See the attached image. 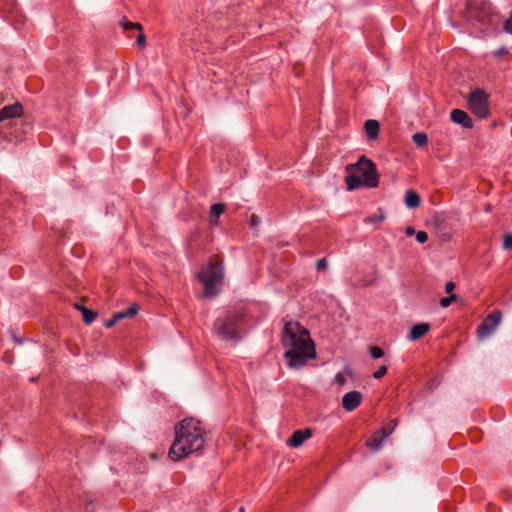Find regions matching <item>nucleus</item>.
<instances>
[{"mask_svg":"<svg viewBox=\"0 0 512 512\" xmlns=\"http://www.w3.org/2000/svg\"><path fill=\"white\" fill-rule=\"evenodd\" d=\"M121 26L123 27L124 30L128 31V30H131V29H135V30H138V31H142L143 30V27L140 23L138 22H130L127 20L126 17H123L122 21L120 22Z\"/></svg>","mask_w":512,"mask_h":512,"instance_id":"23","label":"nucleus"},{"mask_svg":"<svg viewBox=\"0 0 512 512\" xmlns=\"http://www.w3.org/2000/svg\"><path fill=\"white\" fill-rule=\"evenodd\" d=\"M457 295L456 294H450L447 297H443L440 299V306L443 308L448 307L452 302L456 301Z\"/></svg>","mask_w":512,"mask_h":512,"instance_id":"26","label":"nucleus"},{"mask_svg":"<svg viewBox=\"0 0 512 512\" xmlns=\"http://www.w3.org/2000/svg\"><path fill=\"white\" fill-rule=\"evenodd\" d=\"M328 268V264L325 258H321L317 262V269L318 270H326Z\"/></svg>","mask_w":512,"mask_h":512,"instance_id":"35","label":"nucleus"},{"mask_svg":"<svg viewBox=\"0 0 512 512\" xmlns=\"http://www.w3.org/2000/svg\"><path fill=\"white\" fill-rule=\"evenodd\" d=\"M260 220L259 217L255 214H252L249 219V224L251 227H255L259 224Z\"/></svg>","mask_w":512,"mask_h":512,"instance_id":"36","label":"nucleus"},{"mask_svg":"<svg viewBox=\"0 0 512 512\" xmlns=\"http://www.w3.org/2000/svg\"><path fill=\"white\" fill-rule=\"evenodd\" d=\"M200 282L204 285L203 297L211 298L219 293L214 283L209 282L204 278H199Z\"/></svg>","mask_w":512,"mask_h":512,"instance_id":"19","label":"nucleus"},{"mask_svg":"<svg viewBox=\"0 0 512 512\" xmlns=\"http://www.w3.org/2000/svg\"><path fill=\"white\" fill-rule=\"evenodd\" d=\"M239 512H245V508H244L243 506H241V507L239 508Z\"/></svg>","mask_w":512,"mask_h":512,"instance_id":"42","label":"nucleus"},{"mask_svg":"<svg viewBox=\"0 0 512 512\" xmlns=\"http://www.w3.org/2000/svg\"><path fill=\"white\" fill-rule=\"evenodd\" d=\"M473 17L482 24L493 25L498 22V14L493 10L490 2L480 3Z\"/></svg>","mask_w":512,"mask_h":512,"instance_id":"8","label":"nucleus"},{"mask_svg":"<svg viewBox=\"0 0 512 512\" xmlns=\"http://www.w3.org/2000/svg\"><path fill=\"white\" fill-rule=\"evenodd\" d=\"M387 366L385 365H382L378 368V370H376L374 373H373V377L375 379H381L382 377H384L387 373Z\"/></svg>","mask_w":512,"mask_h":512,"instance_id":"28","label":"nucleus"},{"mask_svg":"<svg viewBox=\"0 0 512 512\" xmlns=\"http://www.w3.org/2000/svg\"><path fill=\"white\" fill-rule=\"evenodd\" d=\"M471 112L479 119H486L489 116V99L483 89L472 91L467 98Z\"/></svg>","mask_w":512,"mask_h":512,"instance_id":"6","label":"nucleus"},{"mask_svg":"<svg viewBox=\"0 0 512 512\" xmlns=\"http://www.w3.org/2000/svg\"><path fill=\"white\" fill-rule=\"evenodd\" d=\"M24 108L20 102H16L12 105H7L0 109V122L21 117L23 115Z\"/></svg>","mask_w":512,"mask_h":512,"instance_id":"11","label":"nucleus"},{"mask_svg":"<svg viewBox=\"0 0 512 512\" xmlns=\"http://www.w3.org/2000/svg\"><path fill=\"white\" fill-rule=\"evenodd\" d=\"M369 352L372 358L379 359L384 356V351L379 346H371Z\"/></svg>","mask_w":512,"mask_h":512,"instance_id":"25","label":"nucleus"},{"mask_svg":"<svg viewBox=\"0 0 512 512\" xmlns=\"http://www.w3.org/2000/svg\"><path fill=\"white\" fill-rule=\"evenodd\" d=\"M174 431L175 438L168 453L172 460L179 461L203 449L205 430L199 420L185 418L175 425Z\"/></svg>","mask_w":512,"mask_h":512,"instance_id":"1","label":"nucleus"},{"mask_svg":"<svg viewBox=\"0 0 512 512\" xmlns=\"http://www.w3.org/2000/svg\"><path fill=\"white\" fill-rule=\"evenodd\" d=\"M74 307H75V309H77L79 311H81V308H86L85 306H83L82 304H79V303H75Z\"/></svg>","mask_w":512,"mask_h":512,"instance_id":"41","label":"nucleus"},{"mask_svg":"<svg viewBox=\"0 0 512 512\" xmlns=\"http://www.w3.org/2000/svg\"><path fill=\"white\" fill-rule=\"evenodd\" d=\"M421 203L420 196L414 190H408L405 195V205L408 208H417Z\"/></svg>","mask_w":512,"mask_h":512,"instance_id":"18","label":"nucleus"},{"mask_svg":"<svg viewBox=\"0 0 512 512\" xmlns=\"http://www.w3.org/2000/svg\"><path fill=\"white\" fill-rule=\"evenodd\" d=\"M83 321L86 324H91L97 317V312L89 309V308H81Z\"/></svg>","mask_w":512,"mask_h":512,"instance_id":"22","label":"nucleus"},{"mask_svg":"<svg viewBox=\"0 0 512 512\" xmlns=\"http://www.w3.org/2000/svg\"><path fill=\"white\" fill-rule=\"evenodd\" d=\"M137 44H138V46H140L142 48L145 47V45H146V36L143 33V30L139 31V34L137 36Z\"/></svg>","mask_w":512,"mask_h":512,"instance_id":"32","label":"nucleus"},{"mask_svg":"<svg viewBox=\"0 0 512 512\" xmlns=\"http://www.w3.org/2000/svg\"><path fill=\"white\" fill-rule=\"evenodd\" d=\"M316 356L315 345L309 347L302 344L300 350H286L284 353L288 366L294 369L305 366L308 360L315 359Z\"/></svg>","mask_w":512,"mask_h":512,"instance_id":"5","label":"nucleus"},{"mask_svg":"<svg viewBox=\"0 0 512 512\" xmlns=\"http://www.w3.org/2000/svg\"><path fill=\"white\" fill-rule=\"evenodd\" d=\"M138 311H139V307L136 304H133V305L129 306L128 308H126L125 310L117 312V315L121 321L126 318H133L134 316L137 315Z\"/></svg>","mask_w":512,"mask_h":512,"instance_id":"20","label":"nucleus"},{"mask_svg":"<svg viewBox=\"0 0 512 512\" xmlns=\"http://www.w3.org/2000/svg\"><path fill=\"white\" fill-rule=\"evenodd\" d=\"M392 432L393 427L389 426H384L380 430H378V433H380L384 438H387Z\"/></svg>","mask_w":512,"mask_h":512,"instance_id":"33","label":"nucleus"},{"mask_svg":"<svg viewBox=\"0 0 512 512\" xmlns=\"http://www.w3.org/2000/svg\"><path fill=\"white\" fill-rule=\"evenodd\" d=\"M362 401V394L359 391H350L342 397V407L344 410L351 412L355 410Z\"/></svg>","mask_w":512,"mask_h":512,"instance_id":"10","label":"nucleus"},{"mask_svg":"<svg viewBox=\"0 0 512 512\" xmlns=\"http://www.w3.org/2000/svg\"><path fill=\"white\" fill-rule=\"evenodd\" d=\"M412 140L417 147H424L427 145L428 137L426 133L417 132L412 136Z\"/></svg>","mask_w":512,"mask_h":512,"instance_id":"21","label":"nucleus"},{"mask_svg":"<svg viewBox=\"0 0 512 512\" xmlns=\"http://www.w3.org/2000/svg\"><path fill=\"white\" fill-rule=\"evenodd\" d=\"M384 218H385V216H384V215H380V216L369 217V220H370L371 222L378 223V222L383 221V220H384Z\"/></svg>","mask_w":512,"mask_h":512,"instance_id":"38","label":"nucleus"},{"mask_svg":"<svg viewBox=\"0 0 512 512\" xmlns=\"http://www.w3.org/2000/svg\"><path fill=\"white\" fill-rule=\"evenodd\" d=\"M455 289V283L453 281H448L445 284V292L450 294Z\"/></svg>","mask_w":512,"mask_h":512,"instance_id":"37","label":"nucleus"},{"mask_svg":"<svg viewBox=\"0 0 512 512\" xmlns=\"http://www.w3.org/2000/svg\"><path fill=\"white\" fill-rule=\"evenodd\" d=\"M405 233L408 236H412L414 234V228L411 227V226L407 227L406 230H405Z\"/></svg>","mask_w":512,"mask_h":512,"instance_id":"40","label":"nucleus"},{"mask_svg":"<svg viewBox=\"0 0 512 512\" xmlns=\"http://www.w3.org/2000/svg\"><path fill=\"white\" fill-rule=\"evenodd\" d=\"M120 321L117 313H115L112 318H110L106 323H105V326L107 328H112L114 325H116V323H118Z\"/></svg>","mask_w":512,"mask_h":512,"instance_id":"30","label":"nucleus"},{"mask_svg":"<svg viewBox=\"0 0 512 512\" xmlns=\"http://www.w3.org/2000/svg\"><path fill=\"white\" fill-rule=\"evenodd\" d=\"M335 381L338 382L339 384H344L345 378L342 374L338 373L335 377Z\"/></svg>","mask_w":512,"mask_h":512,"instance_id":"39","label":"nucleus"},{"mask_svg":"<svg viewBox=\"0 0 512 512\" xmlns=\"http://www.w3.org/2000/svg\"><path fill=\"white\" fill-rule=\"evenodd\" d=\"M503 248L505 250L512 249V233H506L503 237Z\"/></svg>","mask_w":512,"mask_h":512,"instance_id":"27","label":"nucleus"},{"mask_svg":"<svg viewBox=\"0 0 512 512\" xmlns=\"http://www.w3.org/2000/svg\"><path fill=\"white\" fill-rule=\"evenodd\" d=\"M416 240L419 243H425L428 240V234L425 231H418L416 233Z\"/></svg>","mask_w":512,"mask_h":512,"instance_id":"29","label":"nucleus"},{"mask_svg":"<svg viewBox=\"0 0 512 512\" xmlns=\"http://www.w3.org/2000/svg\"><path fill=\"white\" fill-rule=\"evenodd\" d=\"M312 436V430L310 428H306L303 430H296L293 432L292 436L288 439L287 444L290 447H300L305 440Z\"/></svg>","mask_w":512,"mask_h":512,"instance_id":"12","label":"nucleus"},{"mask_svg":"<svg viewBox=\"0 0 512 512\" xmlns=\"http://www.w3.org/2000/svg\"><path fill=\"white\" fill-rule=\"evenodd\" d=\"M503 28L507 33L512 34V13L510 14L509 18L504 22Z\"/></svg>","mask_w":512,"mask_h":512,"instance_id":"31","label":"nucleus"},{"mask_svg":"<svg viewBox=\"0 0 512 512\" xmlns=\"http://www.w3.org/2000/svg\"><path fill=\"white\" fill-rule=\"evenodd\" d=\"M347 175L345 184L349 191L360 187L376 188L379 185V174L375 163L362 155L356 163L348 164L345 167Z\"/></svg>","mask_w":512,"mask_h":512,"instance_id":"2","label":"nucleus"},{"mask_svg":"<svg viewBox=\"0 0 512 512\" xmlns=\"http://www.w3.org/2000/svg\"><path fill=\"white\" fill-rule=\"evenodd\" d=\"M243 319L244 315L240 310L228 311L223 317L216 319L214 330L225 341L239 340V325Z\"/></svg>","mask_w":512,"mask_h":512,"instance_id":"4","label":"nucleus"},{"mask_svg":"<svg viewBox=\"0 0 512 512\" xmlns=\"http://www.w3.org/2000/svg\"><path fill=\"white\" fill-rule=\"evenodd\" d=\"M280 341L286 350H300L302 344L309 347L314 345L309 331L296 321L284 324Z\"/></svg>","mask_w":512,"mask_h":512,"instance_id":"3","label":"nucleus"},{"mask_svg":"<svg viewBox=\"0 0 512 512\" xmlns=\"http://www.w3.org/2000/svg\"><path fill=\"white\" fill-rule=\"evenodd\" d=\"M198 278H204L215 285H219L224 278L223 269L221 266L210 264L208 268L198 274Z\"/></svg>","mask_w":512,"mask_h":512,"instance_id":"9","label":"nucleus"},{"mask_svg":"<svg viewBox=\"0 0 512 512\" xmlns=\"http://www.w3.org/2000/svg\"><path fill=\"white\" fill-rule=\"evenodd\" d=\"M121 26L123 27L124 30L128 31V30H131V29H135V30H138V31H142L143 30V27L140 23L138 22H130L127 20L126 17H123L122 21L120 22Z\"/></svg>","mask_w":512,"mask_h":512,"instance_id":"24","label":"nucleus"},{"mask_svg":"<svg viewBox=\"0 0 512 512\" xmlns=\"http://www.w3.org/2000/svg\"><path fill=\"white\" fill-rule=\"evenodd\" d=\"M386 438H384L378 431L373 433V435L367 440L366 445L373 451H377L381 448L383 442Z\"/></svg>","mask_w":512,"mask_h":512,"instance_id":"17","label":"nucleus"},{"mask_svg":"<svg viewBox=\"0 0 512 512\" xmlns=\"http://www.w3.org/2000/svg\"><path fill=\"white\" fill-rule=\"evenodd\" d=\"M365 133L367 138L371 141H375L379 137L380 123L377 120L369 119L364 123Z\"/></svg>","mask_w":512,"mask_h":512,"instance_id":"15","label":"nucleus"},{"mask_svg":"<svg viewBox=\"0 0 512 512\" xmlns=\"http://www.w3.org/2000/svg\"><path fill=\"white\" fill-rule=\"evenodd\" d=\"M450 117L454 123L459 124L464 128L471 129L473 127L472 119L465 111L461 109L452 110Z\"/></svg>","mask_w":512,"mask_h":512,"instance_id":"13","label":"nucleus"},{"mask_svg":"<svg viewBox=\"0 0 512 512\" xmlns=\"http://www.w3.org/2000/svg\"><path fill=\"white\" fill-rule=\"evenodd\" d=\"M430 329L431 325L429 323L421 322L415 324L408 334V339L410 341H416L422 338L424 335H426L430 331Z\"/></svg>","mask_w":512,"mask_h":512,"instance_id":"14","label":"nucleus"},{"mask_svg":"<svg viewBox=\"0 0 512 512\" xmlns=\"http://www.w3.org/2000/svg\"><path fill=\"white\" fill-rule=\"evenodd\" d=\"M502 314L499 310H495L488 314L477 327V335L479 339H484L492 334L500 323Z\"/></svg>","mask_w":512,"mask_h":512,"instance_id":"7","label":"nucleus"},{"mask_svg":"<svg viewBox=\"0 0 512 512\" xmlns=\"http://www.w3.org/2000/svg\"><path fill=\"white\" fill-rule=\"evenodd\" d=\"M495 57H502L508 54V49L506 47H500L499 49L493 52Z\"/></svg>","mask_w":512,"mask_h":512,"instance_id":"34","label":"nucleus"},{"mask_svg":"<svg viewBox=\"0 0 512 512\" xmlns=\"http://www.w3.org/2000/svg\"><path fill=\"white\" fill-rule=\"evenodd\" d=\"M226 210V205L224 203H215L211 205L209 212V222L211 225H218L219 216L222 215Z\"/></svg>","mask_w":512,"mask_h":512,"instance_id":"16","label":"nucleus"}]
</instances>
